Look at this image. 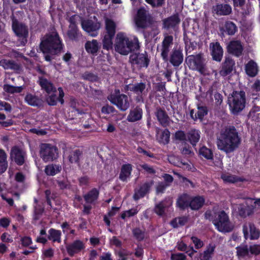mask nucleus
<instances>
[{"label":"nucleus","mask_w":260,"mask_h":260,"mask_svg":"<svg viewBox=\"0 0 260 260\" xmlns=\"http://www.w3.org/2000/svg\"><path fill=\"white\" fill-rule=\"evenodd\" d=\"M177 247L179 250L186 251V252L188 253L190 256H192L194 253L197 252V251L193 249L192 247L188 248L187 245L185 244L183 241H181L178 243Z\"/></svg>","instance_id":"nucleus-49"},{"label":"nucleus","mask_w":260,"mask_h":260,"mask_svg":"<svg viewBox=\"0 0 260 260\" xmlns=\"http://www.w3.org/2000/svg\"><path fill=\"white\" fill-rule=\"evenodd\" d=\"M170 133L167 129L161 131L157 129L156 131V140L161 144H167L170 141Z\"/></svg>","instance_id":"nucleus-29"},{"label":"nucleus","mask_w":260,"mask_h":260,"mask_svg":"<svg viewBox=\"0 0 260 260\" xmlns=\"http://www.w3.org/2000/svg\"><path fill=\"white\" fill-rule=\"evenodd\" d=\"M173 201L171 198L166 199L164 201L155 205L154 211L158 215L162 216L164 214L166 208L172 205Z\"/></svg>","instance_id":"nucleus-25"},{"label":"nucleus","mask_w":260,"mask_h":260,"mask_svg":"<svg viewBox=\"0 0 260 260\" xmlns=\"http://www.w3.org/2000/svg\"><path fill=\"white\" fill-rule=\"evenodd\" d=\"M241 138L234 126H230L222 129L217 140L218 148L226 153L233 152L238 148Z\"/></svg>","instance_id":"nucleus-1"},{"label":"nucleus","mask_w":260,"mask_h":260,"mask_svg":"<svg viewBox=\"0 0 260 260\" xmlns=\"http://www.w3.org/2000/svg\"><path fill=\"white\" fill-rule=\"evenodd\" d=\"M234 64V61L232 59L226 58L223 64L222 69L219 72L220 75L222 76H226L230 74L233 71Z\"/></svg>","instance_id":"nucleus-28"},{"label":"nucleus","mask_w":260,"mask_h":260,"mask_svg":"<svg viewBox=\"0 0 260 260\" xmlns=\"http://www.w3.org/2000/svg\"><path fill=\"white\" fill-rule=\"evenodd\" d=\"M245 70L246 74L251 77H255L258 71L257 63L252 60H250L245 64Z\"/></svg>","instance_id":"nucleus-30"},{"label":"nucleus","mask_w":260,"mask_h":260,"mask_svg":"<svg viewBox=\"0 0 260 260\" xmlns=\"http://www.w3.org/2000/svg\"><path fill=\"white\" fill-rule=\"evenodd\" d=\"M215 249V245L214 244H209L204 252L200 253V259L201 260L210 259L214 252Z\"/></svg>","instance_id":"nucleus-31"},{"label":"nucleus","mask_w":260,"mask_h":260,"mask_svg":"<svg viewBox=\"0 0 260 260\" xmlns=\"http://www.w3.org/2000/svg\"><path fill=\"white\" fill-rule=\"evenodd\" d=\"M114 36H111L110 34H106L103 39V48L109 50L112 48V39Z\"/></svg>","instance_id":"nucleus-50"},{"label":"nucleus","mask_w":260,"mask_h":260,"mask_svg":"<svg viewBox=\"0 0 260 260\" xmlns=\"http://www.w3.org/2000/svg\"><path fill=\"white\" fill-rule=\"evenodd\" d=\"M61 170V166L59 165L50 164L47 165L45 169V172L47 175L54 176Z\"/></svg>","instance_id":"nucleus-36"},{"label":"nucleus","mask_w":260,"mask_h":260,"mask_svg":"<svg viewBox=\"0 0 260 260\" xmlns=\"http://www.w3.org/2000/svg\"><path fill=\"white\" fill-rule=\"evenodd\" d=\"M48 235V239L52 241L53 242H57L60 243L61 241V232L58 230H56L53 229L49 230Z\"/></svg>","instance_id":"nucleus-44"},{"label":"nucleus","mask_w":260,"mask_h":260,"mask_svg":"<svg viewBox=\"0 0 260 260\" xmlns=\"http://www.w3.org/2000/svg\"><path fill=\"white\" fill-rule=\"evenodd\" d=\"M100 48V43L96 40L88 41L85 44L86 51L92 55H96Z\"/></svg>","instance_id":"nucleus-27"},{"label":"nucleus","mask_w":260,"mask_h":260,"mask_svg":"<svg viewBox=\"0 0 260 260\" xmlns=\"http://www.w3.org/2000/svg\"><path fill=\"white\" fill-rule=\"evenodd\" d=\"M191 239L194 245V247L196 249H200L202 248L204 245V243L200 239H198L196 237H191Z\"/></svg>","instance_id":"nucleus-62"},{"label":"nucleus","mask_w":260,"mask_h":260,"mask_svg":"<svg viewBox=\"0 0 260 260\" xmlns=\"http://www.w3.org/2000/svg\"><path fill=\"white\" fill-rule=\"evenodd\" d=\"M190 201L189 196L187 194H184L178 198L177 204L179 208L184 209L189 205Z\"/></svg>","instance_id":"nucleus-41"},{"label":"nucleus","mask_w":260,"mask_h":260,"mask_svg":"<svg viewBox=\"0 0 260 260\" xmlns=\"http://www.w3.org/2000/svg\"><path fill=\"white\" fill-rule=\"evenodd\" d=\"M148 20L149 17L146 11L144 9H139L136 18V23L138 26L142 28L146 27Z\"/></svg>","instance_id":"nucleus-19"},{"label":"nucleus","mask_w":260,"mask_h":260,"mask_svg":"<svg viewBox=\"0 0 260 260\" xmlns=\"http://www.w3.org/2000/svg\"><path fill=\"white\" fill-rule=\"evenodd\" d=\"M205 217L212 221L219 232H230L234 229V224L230 221L229 216L224 211L216 212L214 208L212 211H207Z\"/></svg>","instance_id":"nucleus-3"},{"label":"nucleus","mask_w":260,"mask_h":260,"mask_svg":"<svg viewBox=\"0 0 260 260\" xmlns=\"http://www.w3.org/2000/svg\"><path fill=\"white\" fill-rule=\"evenodd\" d=\"M221 178L224 182L226 183H234L242 181L240 178L229 174H223L221 175Z\"/></svg>","instance_id":"nucleus-46"},{"label":"nucleus","mask_w":260,"mask_h":260,"mask_svg":"<svg viewBox=\"0 0 260 260\" xmlns=\"http://www.w3.org/2000/svg\"><path fill=\"white\" fill-rule=\"evenodd\" d=\"M208 113L207 108L206 107H198V112L197 114H195V118L193 117V111L191 110L190 111V116L193 119H199L202 120L204 117L207 115Z\"/></svg>","instance_id":"nucleus-45"},{"label":"nucleus","mask_w":260,"mask_h":260,"mask_svg":"<svg viewBox=\"0 0 260 260\" xmlns=\"http://www.w3.org/2000/svg\"><path fill=\"white\" fill-rule=\"evenodd\" d=\"M146 2L153 7H158L162 6L165 2V0H145Z\"/></svg>","instance_id":"nucleus-57"},{"label":"nucleus","mask_w":260,"mask_h":260,"mask_svg":"<svg viewBox=\"0 0 260 260\" xmlns=\"http://www.w3.org/2000/svg\"><path fill=\"white\" fill-rule=\"evenodd\" d=\"M227 48L230 53L237 56H240L243 51V47L241 43L238 41H231L228 45Z\"/></svg>","instance_id":"nucleus-23"},{"label":"nucleus","mask_w":260,"mask_h":260,"mask_svg":"<svg viewBox=\"0 0 260 260\" xmlns=\"http://www.w3.org/2000/svg\"><path fill=\"white\" fill-rule=\"evenodd\" d=\"M174 138L176 140L183 141L186 140V135L183 131H178L174 135Z\"/></svg>","instance_id":"nucleus-58"},{"label":"nucleus","mask_w":260,"mask_h":260,"mask_svg":"<svg viewBox=\"0 0 260 260\" xmlns=\"http://www.w3.org/2000/svg\"><path fill=\"white\" fill-rule=\"evenodd\" d=\"M99 196V191L95 189H92L84 197L85 201L88 203H92L98 199Z\"/></svg>","instance_id":"nucleus-42"},{"label":"nucleus","mask_w":260,"mask_h":260,"mask_svg":"<svg viewBox=\"0 0 260 260\" xmlns=\"http://www.w3.org/2000/svg\"><path fill=\"white\" fill-rule=\"evenodd\" d=\"M130 59L133 63L138 64L140 67H147L148 60L144 54H135L131 56Z\"/></svg>","instance_id":"nucleus-24"},{"label":"nucleus","mask_w":260,"mask_h":260,"mask_svg":"<svg viewBox=\"0 0 260 260\" xmlns=\"http://www.w3.org/2000/svg\"><path fill=\"white\" fill-rule=\"evenodd\" d=\"M40 49L43 53H49L55 54L62 49V44L56 31L46 35L42 39Z\"/></svg>","instance_id":"nucleus-4"},{"label":"nucleus","mask_w":260,"mask_h":260,"mask_svg":"<svg viewBox=\"0 0 260 260\" xmlns=\"http://www.w3.org/2000/svg\"><path fill=\"white\" fill-rule=\"evenodd\" d=\"M7 156L6 152L0 149V175L6 171L8 167Z\"/></svg>","instance_id":"nucleus-40"},{"label":"nucleus","mask_w":260,"mask_h":260,"mask_svg":"<svg viewBox=\"0 0 260 260\" xmlns=\"http://www.w3.org/2000/svg\"><path fill=\"white\" fill-rule=\"evenodd\" d=\"M81 26L83 29L87 32L91 37H95L98 35V30L101 27L99 22H93L90 20H83L81 21Z\"/></svg>","instance_id":"nucleus-13"},{"label":"nucleus","mask_w":260,"mask_h":260,"mask_svg":"<svg viewBox=\"0 0 260 260\" xmlns=\"http://www.w3.org/2000/svg\"><path fill=\"white\" fill-rule=\"evenodd\" d=\"M142 110L141 108H136L131 110L127 116V119L130 122H135L141 119Z\"/></svg>","instance_id":"nucleus-33"},{"label":"nucleus","mask_w":260,"mask_h":260,"mask_svg":"<svg viewBox=\"0 0 260 260\" xmlns=\"http://www.w3.org/2000/svg\"><path fill=\"white\" fill-rule=\"evenodd\" d=\"M39 83L41 86L45 90V91L50 94L47 98V102L49 105L54 106L58 101L61 104L63 103V97L64 96V92L61 87L58 88L59 96L57 98L54 93L56 91L55 88L53 86L52 84L49 82L47 79L44 78H40Z\"/></svg>","instance_id":"nucleus-5"},{"label":"nucleus","mask_w":260,"mask_h":260,"mask_svg":"<svg viewBox=\"0 0 260 260\" xmlns=\"http://www.w3.org/2000/svg\"><path fill=\"white\" fill-rule=\"evenodd\" d=\"M23 87L21 86H14L10 85H5L4 89L5 91L11 93H19L22 89Z\"/></svg>","instance_id":"nucleus-52"},{"label":"nucleus","mask_w":260,"mask_h":260,"mask_svg":"<svg viewBox=\"0 0 260 260\" xmlns=\"http://www.w3.org/2000/svg\"><path fill=\"white\" fill-rule=\"evenodd\" d=\"M25 102L29 105L39 106L42 104V100L34 94H27L25 98Z\"/></svg>","instance_id":"nucleus-38"},{"label":"nucleus","mask_w":260,"mask_h":260,"mask_svg":"<svg viewBox=\"0 0 260 260\" xmlns=\"http://www.w3.org/2000/svg\"><path fill=\"white\" fill-rule=\"evenodd\" d=\"M115 50L118 53L126 55L140 48L138 39L135 36H129L122 32H118L114 45Z\"/></svg>","instance_id":"nucleus-2"},{"label":"nucleus","mask_w":260,"mask_h":260,"mask_svg":"<svg viewBox=\"0 0 260 260\" xmlns=\"http://www.w3.org/2000/svg\"><path fill=\"white\" fill-rule=\"evenodd\" d=\"M0 66L3 67L6 70L11 69L17 71L19 69V66L13 61L7 59L0 60Z\"/></svg>","instance_id":"nucleus-39"},{"label":"nucleus","mask_w":260,"mask_h":260,"mask_svg":"<svg viewBox=\"0 0 260 260\" xmlns=\"http://www.w3.org/2000/svg\"><path fill=\"white\" fill-rule=\"evenodd\" d=\"M168 186H169L168 184H165L164 182L159 183L156 186V193L157 194L162 193Z\"/></svg>","instance_id":"nucleus-63"},{"label":"nucleus","mask_w":260,"mask_h":260,"mask_svg":"<svg viewBox=\"0 0 260 260\" xmlns=\"http://www.w3.org/2000/svg\"><path fill=\"white\" fill-rule=\"evenodd\" d=\"M211 55L214 60L220 61L223 56V49L219 43H212L210 45Z\"/></svg>","instance_id":"nucleus-20"},{"label":"nucleus","mask_w":260,"mask_h":260,"mask_svg":"<svg viewBox=\"0 0 260 260\" xmlns=\"http://www.w3.org/2000/svg\"><path fill=\"white\" fill-rule=\"evenodd\" d=\"M105 27L106 34H110L111 36H114L115 34L116 24L111 19L105 18Z\"/></svg>","instance_id":"nucleus-37"},{"label":"nucleus","mask_w":260,"mask_h":260,"mask_svg":"<svg viewBox=\"0 0 260 260\" xmlns=\"http://www.w3.org/2000/svg\"><path fill=\"white\" fill-rule=\"evenodd\" d=\"M199 154L208 159H212L213 157V153L211 150L205 146H203L200 148Z\"/></svg>","instance_id":"nucleus-51"},{"label":"nucleus","mask_w":260,"mask_h":260,"mask_svg":"<svg viewBox=\"0 0 260 260\" xmlns=\"http://www.w3.org/2000/svg\"><path fill=\"white\" fill-rule=\"evenodd\" d=\"M12 28L18 37L19 45L24 46L27 42L28 29L24 24L18 22L16 19H13Z\"/></svg>","instance_id":"nucleus-8"},{"label":"nucleus","mask_w":260,"mask_h":260,"mask_svg":"<svg viewBox=\"0 0 260 260\" xmlns=\"http://www.w3.org/2000/svg\"><path fill=\"white\" fill-rule=\"evenodd\" d=\"M145 89V84L143 83H139L133 85L130 87V90L135 92L136 93L139 94L142 93L143 91Z\"/></svg>","instance_id":"nucleus-53"},{"label":"nucleus","mask_w":260,"mask_h":260,"mask_svg":"<svg viewBox=\"0 0 260 260\" xmlns=\"http://www.w3.org/2000/svg\"><path fill=\"white\" fill-rule=\"evenodd\" d=\"M173 37L167 36L165 37L160 49L161 56L165 61L169 59L168 54L173 45Z\"/></svg>","instance_id":"nucleus-15"},{"label":"nucleus","mask_w":260,"mask_h":260,"mask_svg":"<svg viewBox=\"0 0 260 260\" xmlns=\"http://www.w3.org/2000/svg\"><path fill=\"white\" fill-rule=\"evenodd\" d=\"M186 61L190 69L198 70L202 74L204 73L205 68L201 55L189 56L187 58Z\"/></svg>","instance_id":"nucleus-12"},{"label":"nucleus","mask_w":260,"mask_h":260,"mask_svg":"<svg viewBox=\"0 0 260 260\" xmlns=\"http://www.w3.org/2000/svg\"><path fill=\"white\" fill-rule=\"evenodd\" d=\"M188 139L193 145H196L200 139V132L199 130L192 129L188 134Z\"/></svg>","instance_id":"nucleus-43"},{"label":"nucleus","mask_w":260,"mask_h":260,"mask_svg":"<svg viewBox=\"0 0 260 260\" xmlns=\"http://www.w3.org/2000/svg\"><path fill=\"white\" fill-rule=\"evenodd\" d=\"M119 90H115V94H111L108 97V100L121 111L126 110L129 107L128 98L124 94H119Z\"/></svg>","instance_id":"nucleus-10"},{"label":"nucleus","mask_w":260,"mask_h":260,"mask_svg":"<svg viewBox=\"0 0 260 260\" xmlns=\"http://www.w3.org/2000/svg\"><path fill=\"white\" fill-rule=\"evenodd\" d=\"M140 166L147 173L153 174L156 172L155 169L152 167L146 164L140 165Z\"/></svg>","instance_id":"nucleus-61"},{"label":"nucleus","mask_w":260,"mask_h":260,"mask_svg":"<svg viewBox=\"0 0 260 260\" xmlns=\"http://www.w3.org/2000/svg\"><path fill=\"white\" fill-rule=\"evenodd\" d=\"M187 221V219L186 217H178L174 219H173L171 222V224L173 228H178L179 226H182Z\"/></svg>","instance_id":"nucleus-55"},{"label":"nucleus","mask_w":260,"mask_h":260,"mask_svg":"<svg viewBox=\"0 0 260 260\" xmlns=\"http://www.w3.org/2000/svg\"><path fill=\"white\" fill-rule=\"evenodd\" d=\"M170 61L175 67H178L183 60V55L181 50L178 49L173 50L170 57Z\"/></svg>","instance_id":"nucleus-21"},{"label":"nucleus","mask_w":260,"mask_h":260,"mask_svg":"<svg viewBox=\"0 0 260 260\" xmlns=\"http://www.w3.org/2000/svg\"><path fill=\"white\" fill-rule=\"evenodd\" d=\"M179 22L180 19L178 16L174 15L163 20V27L167 29H175Z\"/></svg>","instance_id":"nucleus-26"},{"label":"nucleus","mask_w":260,"mask_h":260,"mask_svg":"<svg viewBox=\"0 0 260 260\" xmlns=\"http://www.w3.org/2000/svg\"><path fill=\"white\" fill-rule=\"evenodd\" d=\"M249 252L250 254L255 255L260 254V244H254L250 246Z\"/></svg>","instance_id":"nucleus-59"},{"label":"nucleus","mask_w":260,"mask_h":260,"mask_svg":"<svg viewBox=\"0 0 260 260\" xmlns=\"http://www.w3.org/2000/svg\"><path fill=\"white\" fill-rule=\"evenodd\" d=\"M11 158L18 165H22L25 157V152L17 146L13 147L11 151Z\"/></svg>","instance_id":"nucleus-16"},{"label":"nucleus","mask_w":260,"mask_h":260,"mask_svg":"<svg viewBox=\"0 0 260 260\" xmlns=\"http://www.w3.org/2000/svg\"><path fill=\"white\" fill-rule=\"evenodd\" d=\"M249 252V248H248L247 246L237 247V253L239 257H244L248 256Z\"/></svg>","instance_id":"nucleus-54"},{"label":"nucleus","mask_w":260,"mask_h":260,"mask_svg":"<svg viewBox=\"0 0 260 260\" xmlns=\"http://www.w3.org/2000/svg\"><path fill=\"white\" fill-rule=\"evenodd\" d=\"M80 20V17L77 15L72 16L69 19L70 25L68 32V36L69 39L72 40H77L81 36L76 26L77 21Z\"/></svg>","instance_id":"nucleus-14"},{"label":"nucleus","mask_w":260,"mask_h":260,"mask_svg":"<svg viewBox=\"0 0 260 260\" xmlns=\"http://www.w3.org/2000/svg\"><path fill=\"white\" fill-rule=\"evenodd\" d=\"M205 203V199L202 197H196L190 200L189 206L192 210H198L202 207Z\"/></svg>","instance_id":"nucleus-34"},{"label":"nucleus","mask_w":260,"mask_h":260,"mask_svg":"<svg viewBox=\"0 0 260 260\" xmlns=\"http://www.w3.org/2000/svg\"><path fill=\"white\" fill-rule=\"evenodd\" d=\"M228 103L230 110L234 114L241 112L245 106V93L244 91H234L229 96Z\"/></svg>","instance_id":"nucleus-6"},{"label":"nucleus","mask_w":260,"mask_h":260,"mask_svg":"<svg viewBox=\"0 0 260 260\" xmlns=\"http://www.w3.org/2000/svg\"><path fill=\"white\" fill-rule=\"evenodd\" d=\"M224 30L229 35H233L237 31V27L233 22L227 21L225 23Z\"/></svg>","instance_id":"nucleus-48"},{"label":"nucleus","mask_w":260,"mask_h":260,"mask_svg":"<svg viewBox=\"0 0 260 260\" xmlns=\"http://www.w3.org/2000/svg\"><path fill=\"white\" fill-rule=\"evenodd\" d=\"M153 184V181H150L144 183L141 186L139 189L136 190L134 195V198L135 200H137L143 197L150 190L151 187Z\"/></svg>","instance_id":"nucleus-22"},{"label":"nucleus","mask_w":260,"mask_h":260,"mask_svg":"<svg viewBox=\"0 0 260 260\" xmlns=\"http://www.w3.org/2000/svg\"><path fill=\"white\" fill-rule=\"evenodd\" d=\"M134 236L139 241L144 238V233L139 229H135L133 230Z\"/></svg>","instance_id":"nucleus-60"},{"label":"nucleus","mask_w":260,"mask_h":260,"mask_svg":"<svg viewBox=\"0 0 260 260\" xmlns=\"http://www.w3.org/2000/svg\"><path fill=\"white\" fill-rule=\"evenodd\" d=\"M186 256L181 253H173L171 255L172 260H185Z\"/></svg>","instance_id":"nucleus-64"},{"label":"nucleus","mask_w":260,"mask_h":260,"mask_svg":"<svg viewBox=\"0 0 260 260\" xmlns=\"http://www.w3.org/2000/svg\"><path fill=\"white\" fill-rule=\"evenodd\" d=\"M257 207H260V199L253 202L252 199L247 198L244 203L233 206L234 210L243 217L250 215Z\"/></svg>","instance_id":"nucleus-7"},{"label":"nucleus","mask_w":260,"mask_h":260,"mask_svg":"<svg viewBox=\"0 0 260 260\" xmlns=\"http://www.w3.org/2000/svg\"><path fill=\"white\" fill-rule=\"evenodd\" d=\"M243 233L246 239L256 240L260 236V231L251 222H245L243 225Z\"/></svg>","instance_id":"nucleus-11"},{"label":"nucleus","mask_w":260,"mask_h":260,"mask_svg":"<svg viewBox=\"0 0 260 260\" xmlns=\"http://www.w3.org/2000/svg\"><path fill=\"white\" fill-rule=\"evenodd\" d=\"M212 12L219 16L228 15L232 12V8L228 4H217L213 6Z\"/></svg>","instance_id":"nucleus-18"},{"label":"nucleus","mask_w":260,"mask_h":260,"mask_svg":"<svg viewBox=\"0 0 260 260\" xmlns=\"http://www.w3.org/2000/svg\"><path fill=\"white\" fill-rule=\"evenodd\" d=\"M132 171V166L131 164L123 165L121 167L120 179L123 181H126L130 176Z\"/></svg>","instance_id":"nucleus-35"},{"label":"nucleus","mask_w":260,"mask_h":260,"mask_svg":"<svg viewBox=\"0 0 260 260\" xmlns=\"http://www.w3.org/2000/svg\"><path fill=\"white\" fill-rule=\"evenodd\" d=\"M57 147L49 144H42L40 146V157L45 162L52 161L58 157Z\"/></svg>","instance_id":"nucleus-9"},{"label":"nucleus","mask_w":260,"mask_h":260,"mask_svg":"<svg viewBox=\"0 0 260 260\" xmlns=\"http://www.w3.org/2000/svg\"><path fill=\"white\" fill-rule=\"evenodd\" d=\"M157 120L163 126H167L169 123V118L165 111L158 109L155 113Z\"/></svg>","instance_id":"nucleus-32"},{"label":"nucleus","mask_w":260,"mask_h":260,"mask_svg":"<svg viewBox=\"0 0 260 260\" xmlns=\"http://www.w3.org/2000/svg\"><path fill=\"white\" fill-rule=\"evenodd\" d=\"M84 243L81 240H76L67 246V250L70 256L80 252L85 248Z\"/></svg>","instance_id":"nucleus-17"},{"label":"nucleus","mask_w":260,"mask_h":260,"mask_svg":"<svg viewBox=\"0 0 260 260\" xmlns=\"http://www.w3.org/2000/svg\"><path fill=\"white\" fill-rule=\"evenodd\" d=\"M138 212V210L137 208H132L122 213L121 217L122 219H125L126 217H129L136 215Z\"/></svg>","instance_id":"nucleus-56"},{"label":"nucleus","mask_w":260,"mask_h":260,"mask_svg":"<svg viewBox=\"0 0 260 260\" xmlns=\"http://www.w3.org/2000/svg\"><path fill=\"white\" fill-rule=\"evenodd\" d=\"M81 155V152L78 149L72 150L68 155V159L71 163H77Z\"/></svg>","instance_id":"nucleus-47"}]
</instances>
